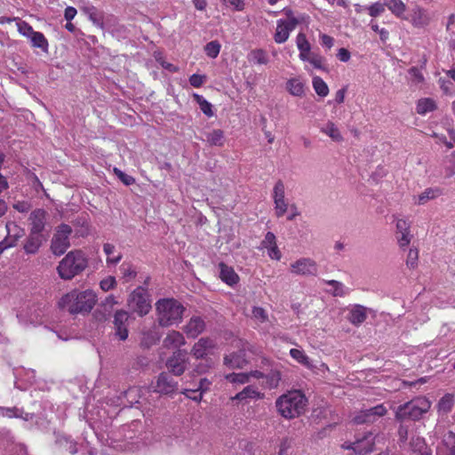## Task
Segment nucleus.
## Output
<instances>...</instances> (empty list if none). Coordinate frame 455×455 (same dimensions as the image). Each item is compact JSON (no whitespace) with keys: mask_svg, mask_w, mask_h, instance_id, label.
<instances>
[{"mask_svg":"<svg viewBox=\"0 0 455 455\" xmlns=\"http://www.w3.org/2000/svg\"><path fill=\"white\" fill-rule=\"evenodd\" d=\"M287 90L294 96H302L304 94V84L297 78H291L287 82Z\"/></svg>","mask_w":455,"mask_h":455,"instance_id":"37","label":"nucleus"},{"mask_svg":"<svg viewBox=\"0 0 455 455\" xmlns=\"http://www.w3.org/2000/svg\"><path fill=\"white\" fill-rule=\"evenodd\" d=\"M0 416L7 417V418H21L24 420L28 421L33 418V415L30 413H24L21 409L17 407H0Z\"/></svg>","mask_w":455,"mask_h":455,"instance_id":"27","label":"nucleus"},{"mask_svg":"<svg viewBox=\"0 0 455 455\" xmlns=\"http://www.w3.org/2000/svg\"><path fill=\"white\" fill-rule=\"evenodd\" d=\"M385 4L375 3L369 7V14L377 17L385 11Z\"/></svg>","mask_w":455,"mask_h":455,"instance_id":"62","label":"nucleus"},{"mask_svg":"<svg viewBox=\"0 0 455 455\" xmlns=\"http://www.w3.org/2000/svg\"><path fill=\"white\" fill-rule=\"evenodd\" d=\"M397 435H398V443L400 445H404L408 441V435H409V426L401 422L398 430H397Z\"/></svg>","mask_w":455,"mask_h":455,"instance_id":"47","label":"nucleus"},{"mask_svg":"<svg viewBox=\"0 0 455 455\" xmlns=\"http://www.w3.org/2000/svg\"><path fill=\"white\" fill-rule=\"evenodd\" d=\"M274 204L275 215L278 218L282 217L287 212L288 204L286 203L285 199L275 200L274 201Z\"/></svg>","mask_w":455,"mask_h":455,"instance_id":"55","label":"nucleus"},{"mask_svg":"<svg viewBox=\"0 0 455 455\" xmlns=\"http://www.w3.org/2000/svg\"><path fill=\"white\" fill-rule=\"evenodd\" d=\"M205 329V323L200 316H193L185 327V332L191 338H196Z\"/></svg>","mask_w":455,"mask_h":455,"instance_id":"19","label":"nucleus"},{"mask_svg":"<svg viewBox=\"0 0 455 455\" xmlns=\"http://www.w3.org/2000/svg\"><path fill=\"white\" fill-rule=\"evenodd\" d=\"M291 356L296 360L298 363H301L302 365L306 366L308 369L313 368V364L311 363L310 359L308 356L304 353V351L297 349V348H291L290 350Z\"/></svg>","mask_w":455,"mask_h":455,"instance_id":"36","label":"nucleus"},{"mask_svg":"<svg viewBox=\"0 0 455 455\" xmlns=\"http://www.w3.org/2000/svg\"><path fill=\"white\" fill-rule=\"evenodd\" d=\"M248 363L244 349L232 352L224 357V364L231 369H242Z\"/></svg>","mask_w":455,"mask_h":455,"instance_id":"18","label":"nucleus"},{"mask_svg":"<svg viewBox=\"0 0 455 455\" xmlns=\"http://www.w3.org/2000/svg\"><path fill=\"white\" fill-rule=\"evenodd\" d=\"M113 172L124 185L130 186L135 183V179L132 176L124 173L120 169L115 167Z\"/></svg>","mask_w":455,"mask_h":455,"instance_id":"51","label":"nucleus"},{"mask_svg":"<svg viewBox=\"0 0 455 455\" xmlns=\"http://www.w3.org/2000/svg\"><path fill=\"white\" fill-rule=\"evenodd\" d=\"M194 100L199 105L201 111L208 117H212L214 113L212 111V105L208 102L203 96L194 93Z\"/></svg>","mask_w":455,"mask_h":455,"instance_id":"39","label":"nucleus"},{"mask_svg":"<svg viewBox=\"0 0 455 455\" xmlns=\"http://www.w3.org/2000/svg\"><path fill=\"white\" fill-rule=\"evenodd\" d=\"M188 363V357L187 350L177 349L167 359L165 364L171 373L175 376H180L185 372Z\"/></svg>","mask_w":455,"mask_h":455,"instance_id":"8","label":"nucleus"},{"mask_svg":"<svg viewBox=\"0 0 455 455\" xmlns=\"http://www.w3.org/2000/svg\"><path fill=\"white\" fill-rule=\"evenodd\" d=\"M436 108L435 102L431 99H421L417 104V113L425 115L427 112H432Z\"/></svg>","mask_w":455,"mask_h":455,"instance_id":"38","label":"nucleus"},{"mask_svg":"<svg viewBox=\"0 0 455 455\" xmlns=\"http://www.w3.org/2000/svg\"><path fill=\"white\" fill-rule=\"evenodd\" d=\"M18 30L21 35H23L24 36H26L29 39L31 38L33 34L36 32L33 29V28L26 21H21V22L18 23Z\"/></svg>","mask_w":455,"mask_h":455,"instance_id":"54","label":"nucleus"},{"mask_svg":"<svg viewBox=\"0 0 455 455\" xmlns=\"http://www.w3.org/2000/svg\"><path fill=\"white\" fill-rule=\"evenodd\" d=\"M216 347V342L210 338H201L191 349V354L196 358H204L212 349Z\"/></svg>","mask_w":455,"mask_h":455,"instance_id":"17","label":"nucleus"},{"mask_svg":"<svg viewBox=\"0 0 455 455\" xmlns=\"http://www.w3.org/2000/svg\"><path fill=\"white\" fill-rule=\"evenodd\" d=\"M48 213L44 209L38 208L31 212L28 220L30 222V233L43 235L46 225Z\"/></svg>","mask_w":455,"mask_h":455,"instance_id":"14","label":"nucleus"},{"mask_svg":"<svg viewBox=\"0 0 455 455\" xmlns=\"http://www.w3.org/2000/svg\"><path fill=\"white\" fill-rule=\"evenodd\" d=\"M262 398H264V394L260 393L256 387L250 385L232 397V400L246 401L247 399Z\"/></svg>","mask_w":455,"mask_h":455,"instance_id":"24","label":"nucleus"},{"mask_svg":"<svg viewBox=\"0 0 455 455\" xmlns=\"http://www.w3.org/2000/svg\"><path fill=\"white\" fill-rule=\"evenodd\" d=\"M313 87L315 92L320 97H325L329 93V87L327 84L319 76L313 77Z\"/></svg>","mask_w":455,"mask_h":455,"instance_id":"40","label":"nucleus"},{"mask_svg":"<svg viewBox=\"0 0 455 455\" xmlns=\"http://www.w3.org/2000/svg\"><path fill=\"white\" fill-rule=\"evenodd\" d=\"M178 386L170 372H161L156 379L155 391L162 395H172L178 390Z\"/></svg>","mask_w":455,"mask_h":455,"instance_id":"13","label":"nucleus"},{"mask_svg":"<svg viewBox=\"0 0 455 455\" xmlns=\"http://www.w3.org/2000/svg\"><path fill=\"white\" fill-rule=\"evenodd\" d=\"M97 301V296L92 290L79 291L73 290L61 297L59 307L72 315L89 313Z\"/></svg>","mask_w":455,"mask_h":455,"instance_id":"1","label":"nucleus"},{"mask_svg":"<svg viewBox=\"0 0 455 455\" xmlns=\"http://www.w3.org/2000/svg\"><path fill=\"white\" fill-rule=\"evenodd\" d=\"M291 272L303 276H315L318 272V266L310 258H300L291 264Z\"/></svg>","mask_w":455,"mask_h":455,"instance_id":"11","label":"nucleus"},{"mask_svg":"<svg viewBox=\"0 0 455 455\" xmlns=\"http://www.w3.org/2000/svg\"><path fill=\"white\" fill-rule=\"evenodd\" d=\"M205 53L210 58H216L220 51V44L218 41H212L208 43L204 47Z\"/></svg>","mask_w":455,"mask_h":455,"instance_id":"46","label":"nucleus"},{"mask_svg":"<svg viewBox=\"0 0 455 455\" xmlns=\"http://www.w3.org/2000/svg\"><path fill=\"white\" fill-rule=\"evenodd\" d=\"M306 396L298 390L288 392L277 398L275 406L285 419H294L304 412L307 405Z\"/></svg>","mask_w":455,"mask_h":455,"instance_id":"4","label":"nucleus"},{"mask_svg":"<svg viewBox=\"0 0 455 455\" xmlns=\"http://www.w3.org/2000/svg\"><path fill=\"white\" fill-rule=\"evenodd\" d=\"M273 199L274 201L285 199V188L281 180H277L275 184Z\"/></svg>","mask_w":455,"mask_h":455,"instance_id":"50","label":"nucleus"},{"mask_svg":"<svg viewBox=\"0 0 455 455\" xmlns=\"http://www.w3.org/2000/svg\"><path fill=\"white\" fill-rule=\"evenodd\" d=\"M431 403L426 397H416L407 403L400 404L395 411V419L397 421L419 420L422 415L430 409Z\"/></svg>","mask_w":455,"mask_h":455,"instance_id":"5","label":"nucleus"},{"mask_svg":"<svg viewBox=\"0 0 455 455\" xmlns=\"http://www.w3.org/2000/svg\"><path fill=\"white\" fill-rule=\"evenodd\" d=\"M5 227L7 232L11 235L22 237L25 234V230L14 222H7Z\"/></svg>","mask_w":455,"mask_h":455,"instance_id":"56","label":"nucleus"},{"mask_svg":"<svg viewBox=\"0 0 455 455\" xmlns=\"http://www.w3.org/2000/svg\"><path fill=\"white\" fill-rule=\"evenodd\" d=\"M387 413V409L383 404L361 410L354 418L353 422L356 425L371 424L375 422L379 418L383 417Z\"/></svg>","mask_w":455,"mask_h":455,"instance_id":"9","label":"nucleus"},{"mask_svg":"<svg viewBox=\"0 0 455 455\" xmlns=\"http://www.w3.org/2000/svg\"><path fill=\"white\" fill-rule=\"evenodd\" d=\"M127 304L132 312L137 313L140 316L147 315L151 309L148 291L141 286L136 288L130 294Z\"/></svg>","mask_w":455,"mask_h":455,"instance_id":"7","label":"nucleus"},{"mask_svg":"<svg viewBox=\"0 0 455 455\" xmlns=\"http://www.w3.org/2000/svg\"><path fill=\"white\" fill-rule=\"evenodd\" d=\"M186 343L182 333L177 331H172L164 338L163 344L166 348H178Z\"/></svg>","mask_w":455,"mask_h":455,"instance_id":"23","label":"nucleus"},{"mask_svg":"<svg viewBox=\"0 0 455 455\" xmlns=\"http://www.w3.org/2000/svg\"><path fill=\"white\" fill-rule=\"evenodd\" d=\"M88 267V259L81 250H74L66 254L60 261L57 271L63 280H71L80 275Z\"/></svg>","mask_w":455,"mask_h":455,"instance_id":"2","label":"nucleus"},{"mask_svg":"<svg viewBox=\"0 0 455 455\" xmlns=\"http://www.w3.org/2000/svg\"><path fill=\"white\" fill-rule=\"evenodd\" d=\"M296 44L298 49L299 50L300 60H305L306 57L311 53V46L306 37V35L303 33H299L296 38Z\"/></svg>","mask_w":455,"mask_h":455,"instance_id":"29","label":"nucleus"},{"mask_svg":"<svg viewBox=\"0 0 455 455\" xmlns=\"http://www.w3.org/2000/svg\"><path fill=\"white\" fill-rule=\"evenodd\" d=\"M442 443L446 448V455H455V432L443 429Z\"/></svg>","mask_w":455,"mask_h":455,"instance_id":"28","label":"nucleus"},{"mask_svg":"<svg viewBox=\"0 0 455 455\" xmlns=\"http://www.w3.org/2000/svg\"><path fill=\"white\" fill-rule=\"evenodd\" d=\"M440 195L439 189L427 188L419 196V204H424L430 199H434Z\"/></svg>","mask_w":455,"mask_h":455,"instance_id":"45","label":"nucleus"},{"mask_svg":"<svg viewBox=\"0 0 455 455\" xmlns=\"http://www.w3.org/2000/svg\"><path fill=\"white\" fill-rule=\"evenodd\" d=\"M344 449L353 450L355 455H367L373 451L374 438L372 434L368 432L363 437L357 438L355 442L345 446Z\"/></svg>","mask_w":455,"mask_h":455,"instance_id":"12","label":"nucleus"},{"mask_svg":"<svg viewBox=\"0 0 455 455\" xmlns=\"http://www.w3.org/2000/svg\"><path fill=\"white\" fill-rule=\"evenodd\" d=\"M321 132L328 135L333 141L341 142L343 140L339 128L331 121H328L327 124L321 128Z\"/></svg>","mask_w":455,"mask_h":455,"instance_id":"31","label":"nucleus"},{"mask_svg":"<svg viewBox=\"0 0 455 455\" xmlns=\"http://www.w3.org/2000/svg\"><path fill=\"white\" fill-rule=\"evenodd\" d=\"M219 267L220 277L223 282L231 286L238 283L239 276L231 267H228L225 263L220 262L219 264Z\"/></svg>","mask_w":455,"mask_h":455,"instance_id":"22","label":"nucleus"},{"mask_svg":"<svg viewBox=\"0 0 455 455\" xmlns=\"http://www.w3.org/2000/svg\"><path fill=\"white\" fill-rule=\"evenodd\" d=\"M72 228L68 224H60L56 228L50 249L55 256L63 255L70 247L69 236L72 234Z\"/></svg>","mask_w":455,"mask_h":455,"instance_id":"6","label":"nucleus"},{"mask_svg":"<svg viewBox=\"0 0 455 455\" xmlns=\"http://www.w3.org/2000/svg\"><path fill=\"white\" fill-rule=\"evenodd\" d=\"M129 318L128 312L124 310H117L114 315V336L116 339L124 341L129 335Z\"/></svg>","mask_w":455,"mask_h":455,"instance_id":"10","label":"nucleus"},{"mask_svg":"<svg viewBox=\"0 0 455 455\" xmlns=\"http://www.w3.org/2000/svg\"><path fill=\"white\" fill-rule=\"evenodd\" d=\"M157 322L160 326L168 327L180 323L185 307L175 299H160L156 302Z\"/></svg>","mask_w":455,"mask_h":455,"instance_id":"3","label":"nucleus"},{"mask_svg":"<svg viewBox=\"0 0 455 455\" xmlns=\"http://www.w3.org/2000/svg\"><path fill=\"white\" fill-rule=\"evenodd\" d=\"M429 17L427 11L419 6H415L411 10V21L415 28H423L429 23Z\"/></svg>","mask_w":455,"mask_h":455,"instance_id":"21","label":"nucleus"},{"mask_svg":"<svg viewBox=\"0 0 455 455\" xmlns=\"http://www.w3.org/2000/svg\"><path fill=\"white\" fill-rule=\"evenodd\" d=\"M141 390L137 387L128 388L124 392V397L131 406L140 403Z\"/></svg>","mask_w":455,"mask_h":455,"instance_id":"41","label":"nucleus"},{"mask_svg":"<svg viewBox=\"0 0 455 455\" xmlns=\"http://www.w3.org/2000/svg\"><path fill=\"white\" fill-rule=\"evenodd\" d=\"M385 4L393 14L396 17L403 18L406 5L401 0H387Z\"/></svg>","mask_w":455,"mask_h":455,"instance_id":"34","label":"nucleus"},{"mask_svg":"<svg viewBox=\"0 0 455 455\" xmlns=\"http://www.w3.org/2000/svg\"><path fill=\"white\" fill-rule=\"evenodd\" d=\"M252 316L260 323H265L268 320L266 310L261 307H253Z\"/></svg>","mask_w":455,"mask_h":455,"instance_id":"57","label":"nucleus"},{"mask_svg":"<svg viewBox=\"0 0 455 455\" xmlns=\"http://www.w3.org/2000/svg\"><path fill=\"white\" fill-rule=\"evenodd\" d=\"M418 258H419L418 250L417 249H410L408 256H407V259H406V265L411 268H414L417 266Z\"/></svg>","mask_w":455,"mask_h":455,"instance_id":"58","label":"nucleus"},{"mask_svg":"<svg viewBox=\"0 0 455 455\" xmlns=\"http://www.w3.org/2000/svg\"><path fill=\"white\" fill-rule=\"evenodd\" d=\"M453 405V397L451 395H444L438 403L439 410L448 412L451 410Z\"/></svg>","mask_w":455,"mask_h":455,"instance_id":"52","label":"nucleus"},{"mask_svg":"<svg viewBox=\"0 0 455 455\" xmlns=\"http://www.w3.org/2000/svg\"><path fill=\"white\" fill-rule=\"evenodd\" d=\"M45 241L46 238L44 237V235H38L29 232L28 235L24 241L23 250L26 254L35 255L39 251V249Z\"/></svg>","mask_w":455,"mask_h":455,"instance_id":"16","label":"nucleus"},{"mask_svg":"<svg viewBox=\"0 0 455 455\" xmlns=\"http://www.w3.org/2000/svg\"><path fill=\"white\" fill-rule=\"evenodd\" d=\"M293 440L289 437H285L280 443L278 455H288V451L291 448Z\"/></svg>","mask_w":455,"mask_h":455,"instance_id":"59","label":"nucleus"},{"mask_svg":"<svg viewBox=\"0 0 455 455\" xmlns=\"http://www.w3.org/2000/svg\"><path fill=\"white\" fill-rule=\"evenodd\" d=\"M206 76L197 74H193L189 77V83L193 87L198 88L203 85V84L205 82Z\"/></svg>","mask_w":455,"mask_h":455,"instance_id":"63","label":"nucleus"},{"mask_svg":"<svg viewBox=\"0 0 455 455\" xmlns=\"http://www.w3.org/2000/svg\"><path fill=\"white\" fill-rule=\"evenodd\" d=\"M159 340V335L156 331L148 330L142 332L140 346L149 348Z\"/></svg>","mask_w":455,"mask_h":455,"instance_id":"32","label":"nucleus"},{"mask_svg":"<svg viewBox=\"0 0 455 455\" xmlns=\"http://www.w3.org/2000/svg\"><path fill=\"white\" fill-rule=\"evenodd\" d=\"M116 284V279L114 276H108L100 281V286L104 291H108L113 289Z\"/></svg>","mask_w":455,"mask_h":455,"instance_id":"61","label":"nucleus"},{"mask_svg":"<svg viewBox=\"0 0 455 455\" xmlns=\"http://www.w3.org/2000/svg\"><path fill=\"white\" fill-rule=\"evenodd\" d=\"M247 60L254 65H267L269 62L267 52L263 49L251 50L247 55Z\"/></svg>","mask_w":455,"mask_h":455,"instance_id":"26","label":"nucleus"},{"mask_svg":"<svg viewBox=\"0 0 455 455\" xmlns=\"http://www.w3.org/2000/svg\"><path fill=\"white\" fill-rule=\"evenodd\" d=\"M206 141L210 146L221 147L224 144V132L220 129L213 130L206 134Z\"/></svg>","mask_w":455,"mask_h":455,"instance_id":"33","label":"nucleus"},{"mask_svg":"<svg viewBox=\"0 0 455 455\" xmlns=\"http://www.w3.org/2000/svg\"><path fill=\"white\" fill-rule=\"evenodd\" d=\"M59 444L62 446L70 454L74 455L77 452L76 443L73 441L68 440L66 437L60 438L58 441Z\"/></svg>","mask_w":455,"mask_h":455,"instance_id":"53","label":"nucleus"},{"mask_svg":"<svg viewBox=\"0 0 455 455\" xmlns=\"http://www.w3.org/2000/svg\"><path fill=\"white\" fill-rule=\"evenodd\" d=\"M120 271L124 278L128 280L135 278L137 273L131 263H123L120 267Z\"/></svg>","mask_w":455,"mask_h":455,"instance_id":"49","label":"nucleus"},{"mask_svg":"<svg viewBox=\"0 0 455 455\" xmlns=\"http://www.w3.org/2000/svg\"><path fill=\"white\" fill-rule=\"evenodd\" d=\"M103 251L107 254V264L108 265H116L119 263L123 258V255L121 252H117L115 254L116 247L112 243H104L103 244Z\"/></svg>","mask_w":455,"mask_h":455,"instance_id":"30","label":"nucleus"},{"mask_svg":"<svg viewBox=\"0 0 455 455\" xmlns=\"http://www.w3.org/2000/svg\"><path fill=\"white\" fill-rule=\"evenodd\" d=\"M304 61H308L315 68L325 69L324 67L323 66L324 59L318 54L311 52L309 55L306 57Z\"/></svg>","mask_w":455,"mask_h":455,"instance_id":"48","label":"nucleus"},{"mask_svg":"<svg viewBox=\"0 0 455 455\" xmlns=\"http://www.w3.org/2000/svg\"><path fill=\"white\" fill-rule=\"evenodd\" d=\"M412 455H431V450L420 436H413L410 443Z\"/></svg>","mask_w":455,"mask_h":455,"instance_id":"25","label":"nucleus"},{"mask_svg":"<svg viewBox=\"0 0 455 455\" xmlns=\"http://www.w3.org/2000/svg\"><path fill=\"white\" fill-rule=\"evenodd\" d=\"M262 246L265 248H268L270 246H274L276 244V238L274 233L267 232L265 235L264 240L262 241Z\"/></svg>","mask_w":455,"mask_h":455,"instance_id":"64","label":"nucleus"},{"mask_svg":"<svg viewBox=\"0 0 455 455\" xmlns=\"http://www.w3.org/2000/svg\"><path fill=\"white\" fill-rule=\"evenodd\" d=\"M323 282L325 283L332 286L333 289L331 291H329V292L332 296L342 297L345 295L344 285L340 282L336 281V280H325Z\"/></svg>","mask_w":455,"mask_h":455,"instance_id":"43","label":"nucleus"},{"mask_svg":"<svg viewBox=\"0 0 455 455\" xmlns=\"http://www.w3.org/2000/svg\"><path fill=\"white\" fill-rule=\"evenodd\" d=\"M266 385L268 388H275L278 387L281 379V374L278 371H271L269 373L265 375Z\"/></svg>","mask_w":455,"mask_h":455,"instance_id":"42","label":"nucleus"},{"mask_svg":"<svg viewBox=\"0 0 455 455\" xmlns=\"http://www.w3.org/2000/svg\"><path fill=\"white\" fill-rule=\"evenodd\" d=\"M368 308L362 305H355L348 313L347 319L354 325H360L367 318Z\"/></svg>","mask_w":455,"mask_h":455,"instance_id":"20","label":"nucleus"},{"mask_svg":"<svg viewBox=\"0 0 455 455\" xmlns=\"http://www.w3.org/2000/svg\"><path fill=\"white\" fill-rule=\"evenodd\" d=\"M33 47L40 48L43 52H48V41L43 33L36 31L30 38Z\"/></svg>","mask_w":455,"mask_h":455,"instance_id":"35","label":"nucleus"},{"mask_svg":"<svg viewBox=\"0 0 455 455\" xmlns=\"http://www.w3.org/2000/svg\"><path fill=\"white\" fill-rule=\"evenodd\" d=\"M411 240V235H410V231L398 234V235H397V242H398L400 248H402V249L406 248L410 244Z\"/></svg>","mask_w":455,"mask_h":455,"instance_id":"60","label":"nucleus"},{"mask_svg":"<svg viewBox=\"0 0 455 455\" xmlns=\"http://www.w3.org/2000/svg\"><path fill=\"white\" fill-rule=\"evenodd\" d=\"M225 379L231 383L245 384L250 379V375L246 373H229L225 376Z\"/></svg>","mask_w":455,"mask_h":455,"instance_id":"44","label":"nucleus"},{"mask_svg":"<svg viewBox=\"0 0 455 455\" xmlns=\"http://www.w3.org/2000/svg\"><path fill=\"white\" fill-rule=\"evenodd\" d=\"M298 23L295 17L289 19L288 21L279 20L274 36L275 41L277 44L284 43L288 39L290 32L295 28Z\"/></svg>","mask_w":455,"mask_h":455,"instance_id":"15","label":"nucleus"}]
</instances>
